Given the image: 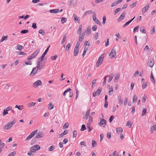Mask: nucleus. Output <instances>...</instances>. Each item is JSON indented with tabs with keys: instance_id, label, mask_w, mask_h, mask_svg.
<instances>
[{
	"instance_id": "393cba45",
	"label": "nucleus",
	"mask_w": 156,
	"mask_h": 156,
	"mask_svg": "<svg viewBox=\"0 0 156 156\" xmlns=\"http://www.w3.org/2000/svg\"><path fill=\"white\" fill-rule=\"evenodd\" d=\"M37 130H34L30 134V136H31L32 137H33L37 133Z\"/></svg>"
},
{
	"instance_id": "423d86ee",
	"label": "nucleus",
	"mask_w": 156,
	"mask_h": 156,
	"mask_svg": "<svg viewBox=\"0 0 156 156\" xmlns=\"http://www.w3.org/2000/svg\"><path fill=\"white\" fill-rule=\"evenodd\" d=\"M42 84V82L41 80H37L34 83L33 86L35 87H37L41 85Z\"/></svg>"
},
{
	"instance_id": "49530a36",
	"label": "nucleus",
	"mask_w": 156,
	"mask_h": 156,
	"mask_svg": "<svg viewBox=\"0 0 156 156\" xmlns=\"http://www.w3.org/2000/svg\"><path fill=\"white\" fill-rule=\"evenodd\" d=\"M97 145V143L94 140H93L92 141V145L93 147H96Z\"/></svg>"
},
{
	"instance_id": "09e8293b",
	"label": "nucleus",
	"mask_w": 156,
	"mask_h": 156,
	"mask_svg": "<svg viewBox=\"0 0 156 156\" xmlns=\"http://www.w3.org/2000/svg\"><path fill=\"white\" fill-rule=\"evenodd\" d=\"M119 102L120 105H122L123 103V101L122 99L121 98V97L119 98Z\"/></svg>"
},
{
	"instance_id": "8fccbe9b",
	"label": "nucleus",
	"mask_w": 156,
	"mask_h": 156,
	"mask_svg": "<svg viewBox=\"0 0 156 156\" xmlns=\"http://www.w3.org/2000/svg\"><path fill=\"white\" fill-rule=\"evenodd\" d=\"M32 62L30 61H28V62H26L25 63V64H24L23 65V66H24L25 64L27 65H32Z\"/></svg>"
},
{
	"instance_id": "338daca9",
	"label": "nucleus",
	"mask_w": 156,
	"mask_h": 156,
	"mask_svg": "<svg viewBox=\"0 0 156 156\" xmlns=\"http://www.w3.org/2000/svg\"><path fill=\"white\" fill-rule=\"evenodd\" d=\"M71 4L73 6H75L76 4V2L74 0H73L71 1Z\"/></svg>"
},
{
	"instance_id": "39448f33",
	"label": "nucleus",
	"mask_w": 156,
	"mask_h": 156,
	"mask_svg": "<svg viewBox=\"0 0 156 156\" xmlns=\"http://www.w3.org/2000/svg\"><path fill=\"white\" fill-rule=\"evenodd\" d=\"M40 148V147L38 145H36L32 146L30 149L33 150L34 151H36L39 150Z\"/></svg>"
},
{
	"instance_id": "473e14b6",
	"label": "nucleus",
	"mask_w": 156,
	"mask_h": 156,
	"mask_svg": "<svg viewBox=\"0 0 156 156\" xmlns=\"http://www.w3.org/2000/svg\"><path fill=\"white\" fill-rule=\"evenodd\" d=\"M48 109L50 110H51L54 108L53 105L51 103H49L48 105Z\"/></svg>"
},
{
	"instance_id": "f257e3e1",
	"label": "nucleus",
	"mask_w": 156,
	"mask_h": 156,
	"mask_svg": "<svg viewBox=\"0 0 156 156\" xmlns=\"http://www.w3.org/2000/svg\"><path fill=\"white\" fill-rule=\"evenodd\" d=\"M43 67V66L42 65L37 66V67H35L33 69L30 74V75L31 76H33L37 73L38 69L40 70Z\"/></svg>"
},
{
	"instance_id": "0eeeda50",
	"label": "nucleus",
	"mask_w": 156,
	"mask_h": 156,
	"mask_svg": "<svg viewBox=\"0 0 156 156\" xmlns=\"http://www.w3.org/2000/svg\"><path fill=\"white\" fill-rule=\"evenodd\" d=\"M116 55V51L115 49H112L110 53V56H111V59L113 58H114Z\"/></svg>"
},
{
	"instance_id": "5701e85b",
	"label": "nucleus",
	"mask_w": 156,
	"mask_h": 156,
	"mask_svg": "<svg viewBox=\"0 0 156 156\" xmlns=\"http://www.w3.org/2000/svg\"><path fill=\"white\" fill-rule=\"evenodd\" d=\"M17 48L16 49L20 51H21L23 48V47L20 45L18 44L16 46Z\"/></svg>"
},
{
	"instance_id": "4be33fe9",
	"label": "nucleus",
	"mask_w": 156,
	"mask_h": 156,
	"mask_svg": "<svg viewBox=\"0 0 156 156\" xmlns=\"http://www.w3.org/2000/svg\"><path fill=\"white\" fill-rule=\"evenodd\" d=\"M79 52V49H77V48H76V49L75 48L74 50V53H73L74 55L75 56H76L77 55V54H78Z\"/></svg>"
},
{
	"instance_id": "412c9836",
	"label": "nucleus",
	"mask_w": 156,
	"mask_h": 156,
	"mask_svg": "<svg viewBox=\"0 0 156 156\" xmlns=\"http://www.w3.org/2000/svg\"><path fill=\"white\" fill-rule=\"evenodd\" d=\"M113 91V88L111 87L109 89L108 94L109 95H111L112 94Z\"/></svg>"
},
{
	"instance_id": "1a4fd4ad",
	"label": "nucleus",
	"mask_w": 156,
	"mask_h": 156,
	"mask_svg": "<svg viewBox=\"0 0 156 156\" xmlns=\"http://www.w3.org/2000/svg\"><path fill=\"white\" fill-rule=\"evenodd\" d=\"M102 91V88H99L95 92H94L93 94V96L94 97L97 95H99Z\"/></svg>"
},
{
	"instance_id": "a19ab883",
	"label": "nucleus",
	"mask_w": 156,
	"mask_h": 156,
	"mask_svg": "<svg viewBox=\"0 0 156 156\" xmlns=\"http://www.w3.org/2000/svg\"><path fill=\"white\" fill-rule=\"evenodd\" d=\"M7 37H8L7 36H2L0 42H2L5 40H6L7 39Z\"/></svg>"
},
{
	"instance_id": "e2e57ef3",
	"label": "nucleus",
	"mask_w": 156,
	"mask_h": 156,
	"mask_svg": "<svg viewBox=\"0 0 156 156\" xmlns=\"http://www.w3.org/2000/svg\"><path fill=\"white\" fill-rule=\"evenodd\" d=\"M146 99H147V97L145 95H144V96L143 97L142 101L143 103L145 102L146 101Z\"/></svg>"
},
{
	"instance_id": "37998d69",
	"label": "nucleus",
	"mask_w": 156,
	"mask_h": 156,
	"mask_svg": "<svg viewBox=\"0 0 156 156\" xmlns=\"http://www.w3.org/2000/svg\"><path fill=\"white\" fill-rule=\"evenodd\" d=\"M67 20V19L66 18L62 17L61 18V21L63 23L66 22Z\"/></svg>"
},
{
	"instance_id": "b1692460",
	"label": "nucleus",
	"mask_w": 156,
	"mask_h": 156,
	"mask_svg": "<svg viewBox=\"0 0 156 156\" xmlns=\"http://www.w3.org/2000/svg\"><path fill=\"white\" fill-rule=\"evenodd\" d=\"M116 132L119 133L122 132V129L121 127H117L116 129Z\"/></svg>"
},
{
	"instance_id": "864d4df0",
	"label": "nucleus",
	"mask_w": 156,
	"mask_h": 156,
	"mask_svg": "<svg viewBox=\"0 0 156 156\" xmlns=\"http://www.w3.org/2000/svg\"><path fill=\"white\" fill-rule=\"evenodd\" d=\"M102 23L103 24L105 25V21L106 20V17L105 16H104L102 18Z\"/></svg>"
},
{
	"instance_id": "2f4dec72",
	"label": "nucleus",
	"mask_w": 156,
	"mask_h": 156,
	"mask_svg": "<svg viewBox=\"0 0 156 156\" xmlns=\"http://www.w3.org/2000/svg\"><path fill=\"white\" fill-rule=\"evenodd\" d=\"M23 105H19L18 106L16 105L15 106V108H17L18 109L20 110H21L23 108Z\"/></svg>"
},
{
	"instance_id": "6ab92c4d",
	"label": "nucleus",
	"mask_w": 156,
	"mask_h": 156,
	"mask_svg": "<svg viewBox=\"0 0 156 156\" xmlns=\"http://www.w3.org/2000/svg\"><path fill=\"white\" fill-rule=\"evenodd\" d=\"M153 130H156V124L154 126H152L151 127L150 132L151 133H152L153 132Z\"/></svg>"
},
{
	"instance_id": "13d9d810",
	"label": "nucleus",
	"mask_w": 156,
	"mask_h": 156,
	"mask_svg": "<svg viewBox=\"0 0 156 156\" xmlns=\"http://www.w3.org/2000/svg\"><path fill=\"white\" fill-rule=\"evenodd\" d=\"M84 37L80 35H79V41L80 42H81L82 40L83 39Z\"/></svg>"
},
{
	"instance_id": "cd10ccee",
	"label": "nucleus",
	"mask_w": 156,
	"mask_h": 156,
	"mask_svg": "<svg viewBox=\"0 0 156 156\" xmlns=\"http://www.w3.org/2000/svg\"><path fill=\"white\" fill-rule=\"evenodd\" d=\"M50 46L49 45L46 49L45 50V51H44V52L43 53V55H42V57H44L45 56V55H46V54H47V53L48 50H49V48H50Z\"/></svg>"
},
{
	"instance_id": "c756f323",
	"label": "nucleus",
	"mask_w": 156,
	"mask_h": 156,
	"mask_svg": "<svg viewBox=\"0 0 156 156\" xmlns=\"http://www.w3.org/2000/svg\"><path fill=\"white\" fill-rule=\"evenodd\" d=\"M137 97L135 94H134L133 98V103H134L137 100Z\"/></svg>"
},
{
	"instance_id": "de8ad7c7",
	"label": "nucleus",
	"mask_w": 156,
	"mask_h": 156,
	"mask_svg": "<svg viewBox=\"0 0 156 156\" xmlns=\"http://www.w3.org/2000/svg\"><path fill=\"white\" fill-rule=\"evenodd\" d=\"M16 154L15 151H13L10 153L7 156H14Z\"/></svg>"
},
{
	"instance_id": "a211bd4d",
	"label": "nucleus",
	"mask_w": 156,
	"mask_h": 156,
	"mask_svg": "<svg viewBox=\"0 0 156 156\" xmlns=\"http://www.w3.org/2000/svg\"><path fill=\"white\" fill-rule=\"evenodd\" d=\"M90 109H89L87 111V112L86 113L85 116L83 117V118L84 119H87L89 116V115L90 113Z\"/></svg>"
},
{
	"instance_id": "bb28decb",
	"label": "nucleus",
	"mask_w": 156,
	"mask_h": 156,
	"mask_svg": "<svg viewBox=\"0 0 156 156\" xmlns=\"http://www.w3.org/2000/svg\"><path fill=\"white\" fill-rule=\"evenodd\" d=\"M35 104H36V103L35 102H34L30 103L27 104V106L28 107H30L32 106H34Z\"/></svg>"
},
{
	"instance_id": "bf43d9fd",
	"label": "nucleus",
	"mask_w": 156,
	"mask_h": 156,
	"mask_svg": "<svg viewBox=\"0 0 156 156\" xmlns=\"http://www.w3.org/2000/svg\"><path fill=\"white\" fill-rule=\"evenodd\" d=\"M68 123H65L64 126H63V129L67 128L69 126Z\"/></svg>"
},
{
	"instance_id": "dca6fc26",
	"label": "nucleus",
	"mask_w": 156,
	"mask_h": 156,
	"mask_svg": "<svg viewBox=\"0 0 156 156\" xmlns=\"http://www.w3.org/2000/svg\"><path fill=\"white\" fill-rule=\"evenodd\" d=\"M73 19L75 21H76L78 23H80V20L79 18L77 17V16L75 14H74L73 16Z\"/></svg>"
},
{
	"instance_id": "6e6552de",
	"label": "nucleus",
	"mask_w": 156,
	"mask_h": 156,
	"mask_svg": "<svg viewBox=\"0 0 156 156\" xmlns=\"http://www.w3.org/2000/svg\"><path fill=\"white\" fill-rule=\"evenodd\" d=\"M106 124V121L104 119H103L101 120L99 124L100 126H102L104 127L105 126Z\"/></svg>"
},
{
	"instance_id": "603ef678",
	"label": "nucleus",
	"mask_w": 156,
	"mask_h": 156,
	"mask_svg": "<svg viewBox=\"0 0 156 156\" xmlns=\"http://www.w3.org/2000/svg\"><path fill=\"white\" fill-rule=\"evenodd\" d=\"M147 82H144L143 85H142V88L143 89H144L147 86Z\"/></svg>"
},
{
	"instance_id": "a18cd8bd",
	"label": "nucleus",
	"mask_w": 156,
	"mask_h": 156,
	"mask_svg": "<svg viewBox=\"0 0 156 156\" xmlns=\"http://www.w3.org/2000/svg\"><path fill=\"white\" fill-rule=\"evenodd\" d=\"M86 129V128L85 125L84 124H83L81 127V129L80 130V131H83L85 130Z\"/></svg>"
},
{
	"instance_id": "7ed1b4c3",
	"label": "nucleus",
	"mask_w": 156,
	"mask_h": 156,
	"mask_svg": "<svg viewBox=\"0 0 156 156\" xmlns=\"http://www.w3.org/2000/svg\"><path fill=\"white\" fill-rule=\"evenodd\" d=\"M104 57V55L102 54L99 58L96 63V67H98L102 64Z\"/></svg>"
},
{
	"instance_id": "680f3d73",
	"label": "nucleus",
	"mask_w": 156,
	"mask_h": 156,
	"mask_svg": "<svg viewBox=\"0 0 156 156\" xmlns=\"http://www.w3.org/2000/svg\"><path fill=\"white\" fill-rule=\"evenodd\" d=\"M107 137L109 139H110L111 137V133L109 132H108L107 133Z\"/></svg>"
},
{
	"instance_id": "9b49d317",
	"label": "nucleus",
	"mask_w": 156,
	"mask_h": 156,
	"mask_svg": "<svg viewBox=\"0 0 156 156\" xmlns=\"http://www.w3.org/2000/svg\"><path fill=\"white\" fill-rule=\"evenodd\" d=\"M126 15V13L125 12H123L122 14L117 19V21L118 22H119L122 20L125 17Z\"/></svg>"
},
{
	"instance_id": "774afa93",
	"label": "nucleus",
	"mask_w": 156,
	"mask_h": 156,
	"mask_svg": "<svg viewBox=\"0 0 156 156\" xmlns=\"http://www.w3.org/2000/svg\"><path fill=\"white\" fill-rule=\"evenodd\" d=\"M113 156H118L119 153L116 151H115L112 154Z\"/></svg>"
},
{
	"instance_id": "a878e982",
	"label": "nucleus",
	"mask_w": 156,
	"mask_h": 156,
	"mask_svg": "<svg viewBox=\"0 0 156 156\" xmlns=\"http://www.w3.org/2000/svg\"><path fill=\"white\" fill-rule=\"evenodd\" d=\"M37 130H34L30 134V136H31L32 137H33L37 133Z\"/></svg>"
},
{
	"instance_id": "4c0bfd02",
	"label": "nucleus",
	"mask_w": 156,
	"mask_h": 156,
	"mask_svg": "<svg viewBox=\"0 0 156 156\" xmlns=\"http://www.w3.org/2000/svg\"><path fill=\"white\" fill-rule=\"evenodd\" d=\"M91 28L90 27H88L87 30L86 35H87L90 34V33Z\"/></svg>"
},
{
	"instance_id": "4d7b16f0",
	"label": "nucleus",
	"mask_w": 156,
	"mask_h": 156,
	"mask_svg": "<svg viewBox=\"0 0 156 156\" xmlns=\"http://www.w3.org/2000/svg\"><path fill=\"white\" fill-rule=\"evenodd\" d=\"M28 32V30H24L21 31L20 33L22 34H25Z\"/></svg>"
},
{
	"instance_id": "c9c22d12",
	"label": "nucleus",
	"mask_w": 156,
	"mask_h": 156,
	"mask_svg": "<svg viewBox=\"0 0 156 156\" xmlns=\"http://www.w3.org/2000/svg\"><path fill=\"white\" fill-rule=\"evenodd\" d=\"M71 89L70 88H68L67 90H66L65 91H64L63 93V96H65L66 95V94L70 91L71 90Z\"/></svg>"
},
{
	"instance_id": "e433bc0d",
	"label": "nucleus",
	"mask_w": 156,
	"mask_h": 156,
	"mask_svg": "<svg viewBox=\"0 0 156 156\" xmlns=\"http://www.w3.org/2000/svg\"><path fill=\"white\" fill-rule=\"evenodd\" d=\"M113 76H114V74L112 73L110 75V76H109V78L108 80V82H110L112 81V79H113Z\"/></svg>"
},
{
	"instance_id": "72a5a7b5",
	"label": "nucleus",
	"mask_w": 156,
	"mask_h": 156,
	"mask_svg": "<svg viewBox=\"0 0 156 156\" xmlns=\"http://www.w3.org/2000/svg\"><path fill=\"white\" fill-rule=\"evenodd\" d=\"M121 10L120 8H117L114 11V15H116Z\"/></svg>"
},
{
	"instance_id": "c85d7f7f",
	"label": "nucleus",
	"mask_w": 156,
	"mask_h": 156,
	"mask_svg": "<svg viewBox=\"0 0 156 156\" xmlns=\"http://www.w3.org/2000/svg\"><path fill=\"white\" fill-rule=\"evenodd\" d=\"M140 31L144 34L146 33V31L144 27H141L140 28Z\"/></svg>"
},
{
	"instance_id": "58836bf2",
	"label": "nucleus",
	"mask_w": 156,
	"mask_h": 156,
	"mask_svg": "<svg viewBox=\"0 0 156 156\" xmlns=\"http://www.w3.org/2000/svg\"><path fill=\"white\" fill-rule=\"evenodd\" d=\"M132 125V123H131V122L128 121L126 124V126L129 127V128H130L131 127Z\"/></svg>"
},
{
	"instance_id": "7c9ffc66",
	"label": "nucleus",
	"mask_w": 156,
	"mask_h": 156,
	"mask_svg": "<svg viewBox=\"0 0 156 156\" xmlns=\"http://www.w3.org/2000/svg\"><path fill=\"white\" fill-rule=\"evenodd\" d=\"M16 53L19 55H27V54L23 52L22 51H18L16 52Z\"/></svg>"
},
{
	"instance_id": "ddd939ff",
	"label": "nucleus",
	"mask_w": 156,
	"mask_h": 156,
	"mask_svg": "<svg viewBox=\"0 0 156 156\" xmlns=\"http://www.w3.org/2000/svg\"><path fill=\"white\" fill-rule=\"evenodd\" d=\"M44 136V134L42 132H39L36 135V138H40L43 137Z\"/></svg>"
},
{
	"instance_id": "f704fd0d",
	"label": "nucleus",
	"mask_w": 156,
	"mask_h": 156,
	"mask_svg": "<svg viewBox=\"0 0 156 156\" xmlns=\"http://www.w3.org/2000/svg\"><path fill=\"white\" fill-rule=\"evenodd\" d=\"M73 137L75 138L76 137L77 133V132L76 130H73Z\"/></svg>"
},
{
	"instance_id": "6e6d98bb",
	"label": "nucleus",
	"mask_w": 156,
	"mask_h": 156,
	"mask_svg": "<svg viewBox=\"0 0 156 156\" xmlns=\"http://www.w3.org/2000/svg\"><path fill=\"white\" fill-rule=\"evenodd\" d=\"M136 2H134L133 3V4H132L130 5V6L131 8H133L134 7H135L136 6Z\"/></svg>"
},
{
	"instance_id": "79ce46f5",
	"label": "nucleus",
	"mask_w": 156,
	"mask_h": 156,
	"mask_svg": "<svg viewBox=\"0 0 156 156\" xmlns=\"http://www.w3.org/2000/svg\"><path fill=\"white\" fill-rule=\"evenodd\" d=\"M39 32V34L43 35H44L45 34V32L42 29L40 30Z\"/></svg>"
},
{
	"instance_id": "f3484780",
	"label": "nucleus",
	"mask_w": 156,
	"mask_h": 156,
	"mask_svg": "<svg viewBox=\"0 0 156 156\" xmlns=\"http://www.w3.org/2000/svg\"><path fill=\"white\" fill-rule=\"evenodd\" d=\"M68 133V131L66 129H65L64 130L63 133H61L59 135V138H62L64 135L67 134Z\"/></svg>"
},
{
	"instance_id": "2eb2a0df",
	"label": "nucleus",
	"mask_w": 156,
	"mask_h": 156,
	"mask_svg": "<svg viewBox=\"0 0 156 156\" xmlns=\"http://www.w3.org/2000/svg\"><path fill=\"white\" fill-rule=\"evenodd\" d=\"M40 51L39 49H37L31 55L32 57L34 58H35L38 54Z\"/></svg>"
},
{
	"instance_id": "4468645a",
	"label": "nucleus",
	"mask_w": 156,
	"mask_h": 156,
	"mask_svg": "<svg viewBox=\"0 0 156 156\" xmlns=\"http://www.w3.org/2000/svg\"><path fill=\"white\" fill-rule=\"evenodd\" d=\"M149 4L147 5L144 7L142 10V12L143 14L145 13L146 12L147 10L149 9Z\"/></svg>"
},
{
	"instance_id": "052dcab7",
	"label": "nucleus",
	"mask_w": 156,
	"mask_h": 156,
	"mask_svg": "<svg viewBox=\"0 0 156 156\" xmlns=\"http://www.w3.org/2000/svg\"><path fill=\"white\" fill-rule=\"evenodd\" d=\"M108 76H105V77H104V81L103 82V86L105 84L106 81V78L107 77H108Z\"/></svg>"
},
{
	"instance_id": "aec40b11",
	"label": "nucleus",
	"mask_w": 156,
	"mask_h": 156,
	"mask_svg": "<svg viewBox=\"0 0 156 156\" xmlns=\"http://www.w3.org/2000/svg\"><path fill=\"white\" fill-rule=\"evenodd\" d=\"M82 25H79V27L78 28V29L77 30V34H80V33H81V31L82 30Z\"/></svg>"
},
{
	"instance_id": "9d476101",
	"label": "nucleus",
	"mask_w": 156,
	"mask_h": 156,
	"mask_svg": "<svg viewBox=\"0 0 156 156\" xmlns=\"http://www.w3.org/2000/svg\"><path fill=\"white\" fill-rule=\"evenodd\" d=\"M154 64V61L151 59H150L148 60L147 65L150 67H152Z\"/></svg>"
},
{
	"instance_id": "f03ea898",
	"label": "nucleus",
	"mask_w": 156,
	"mask_h": 156,
	"mask_svg": "<svg viewBox=\"0 0 156 156\" xmlns=\"http://www.w3.org/2000/svg\"><path fill=\"white\" fill-rule=\"evenodd\" d=\"M16 123V121L13 120L11 122H9L7 123L6 125L3 126V129L5 130H8L10 129L12 126L15 124Z\"/></svg>"
},
{
	"instance_id": "0e129e2a",
	"label": "nucleus",
	"mask_w": 156,
	"mask_h": 156,
	"mask_svg": "<svg viewBox=\"0 0 156 156\" xmlns=\"http://www.w3.org/2000/svg\"><path fill=\"white\" fill-rule=\"evenodd\" d=\"M32 27L34 29H36L37 28V27L36 26V23H32Z\"/></svg>"
},
{
	"instance_id": "20e7f679",
	"label": "nucleus",
	"mask_w": 156,
	"mask_h": 156,
	"mask_svg": "<svg viewBox=\"0 0 156 156\" xmlns=\"http://www.w3.org/2000/svg\"><path fill=\"white\" fill-rule=\"evenodd\" d=\"M96 15L95 14H94L92 16L93 19V20L96 23L98 24L100 26H101V24L100 22L99 21V20L98 19L96 18Z\"/></svg>"
},
{
	"instance_id": "69168bd1",
	"label": "nucleus",
	"mask_w": 156,
	"mask_h": 156,
	"mask_svg": "<svg viewBox=\"0 0 156 156\" xmlns=\"http://www.w3.org/2000/svg\"><path fill=\"white\" fill-rule=\"evenodd\" d=\"M155 31V29L154 27H153L152 29L151 30V33L152 34H154Z\"/></svg>"
},
{
	"instance_id": "c03bdc74",
	"label": "nucleus",
	"mask_w": 156,
	"mask_h": 156,
	"mask_svg": "<svg viewBox=\"0 0 156 156\" xmlns=\"http://www.w3.org/2000/svg\"><path fill=\"white\" fill-rule=\"evenodd\" d=\"M119 76L118 75H117L116 76L115 78L114 81L115 83H116L118 80H119Z\"/></svg>"
},
{
	"instance_id": "5fc2aeb1",
	"label": "nucleus",
	"mask_w": 156,
	"mask_h": 156,
	"mask_svg": "<svg viewBox=\"0 0 156 156\" xmlns=\"http://www.w3.org/2000/svg\"><path fill=\"white\" fill-rule=\"evenodd\" d=\"M66 35L64 36L63 39L61 42V44H63L65 41H66Z\"/></svg>"
},
{
	"instance_id": "ea45409f",
	"label": "nucleus",
	"mask_w": 156,
	"mask_h": 156,
	"mask_svg": "<svg viewBox=\"0 0 156 156\" xmlns=\"http://www.w3.org/2000/svg\"><path fill=\"white\" fill-rule=\"evenodd\" d=\"M143 109L142 111V116H143L147 112V109L146 108H143Z\"/></svg>"
},
{
	"instance_id": "3c124183",
	"label": "nucleus",
	"mask_w": 156,
	"mask_h": 156,
	"mask_svg": "<svg viewBox=\"0 0 156 156\" xmlns=\"http://www.w3.org/2000/svg\"><path fill=\"white\" fill-rule=\"evenodd\" d=\"M151 78H152L153 80V83L154 84L155 83V79H154V76L153 75V74H152V72L151 73Z\"/></svg>"
},
{
	"instance_id": "f8f14e48",
	"label": "nucleus",
	"mask_w": 156,
	"mask_h": 156,
	"mask_svg": "<svg viewBox=\"0 0 156 156\" xmlns=\"http://www.w3.org/2000/svg\"><path fill=\"white\" fill-rule=\"evenodd\" d=\"M62 10H63L62 9H61L60 10H59L58 9H51L50 10V12L51 13H56L59 12H61Z\"/></svg>"
}]
</instances>
